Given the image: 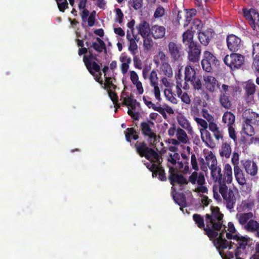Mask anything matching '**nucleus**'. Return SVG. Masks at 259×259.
Wrapping results in <instances>:
<instances>
[{
  "mask_svg": "<svg viewBox=\"0 0 259 259\" xmlns=\"http://www.w3.org/2000/svg\"><path fill=\"white\" fill-rule=\"evenodd\" d=\"M243 166L245 171L251 176H255L257 173V166L256 164L251 160H246L243 162Z\"/></svg>",
  "mask_w": 259,
  "mask_h": 259,
  "instance_id": "nucleus-16",
  "label": "nucleus"
},
{
  "mask_svg": "<svg viewBox=\"0 0 259 259\" xmlns=\"http://www.w3.org/2000/svg\"><path fill=\"white\" fill-rule=\"evenodd\" d=\"M238 235L239 234L237 232L234 224L231 222L228 223V229L226 234L227 239L230 240V241L232 240L233 239H235L236 237H237Z\"/></svg>",
  "mask_w": 259,
  "mask_h": 259,
  "instance_id": "nucleus-27",
  "label": "nucleus"
},
{
  "mask_svg": "<svg viewBox=\"0 0 259 259\" xmlns=\"http://www.w3.org/2000/svg\"><path fill=\"white\" fill-rule=\"evenodd\" d=\"M175 202L181 207V210L183 211V208L187 206L185 195L183 193H176L172 195Z\"/></svg>",
  "mask_w": 259,
  "mask_h": 259,
  "instance_id": "nucleus-24",
  "label": "nucleus"
},
{
  "mask_svg": "<svg viewBox=\"0 0 259 259\" xmlns=\"http://www.w3.org/2000/svg\"><path fill=\"white\" fill-rule=\"evenodd\" d=\"M196 71L193 67L191 66H187L185 70V83L190 81L193 78L196 77Z\"/></svg>",
  "mask_w": 259,
  "mask_h": 259,
  "instance_id": "nucleus-30",
  "label": "nucleus"
},
{
  "mask_svg": "<svg viewBox=\"0 0 259 259\" xmlns=\"http://www.w3.org/2000/svg\"><path fill=\"white\" fill-rule=\"evenodd\" d=\"M168 57L166 56L162 51H159L157 54L155 56L154 63L158 66L160 63H162L168 62Z\"/></svg>",
  "mask_w": 259,
  "mask_h": 259,
  "instance_id": "nucleus-33",
  "label": "nucleus"
},
{
  "mask_svg": "<svg viewBox=\"0 0 259 259\" xmlns=\"http://www.w3.org/2000/svg\"><path fill=\"white\" fill-rule=\"evenodd\" d=\"M137 27L138 29L139 33L143 38L149 36L150 26L147 22L145 21H142Z\"/></svg>",
  "mask_w": 259,
  "mask_h": 259,
  "instance_id": "nucleus-25",
  "label": "nucleus"
},
{
  "mask_svg": "<svg viewBox=\"0 0 259 259\" xmlns=\"http://www.w3.org/2000/svg\"><path fill=\"white\" fill-rule=\"evenodd\" d=\"M116 11V17H115V21L121 24L123 21V14L119 8H117L115 9Z\"/></svg>",
  "mask_w": 259,
  "mask_h": 259,
  "instance_id": "nucleus-50",
  "label": "nucleus"
},
{
  "mask_svg": "<svg viewBox=\"0 0 259 259\" xmlns=\"http://www.w3.org/2000/svg\"><path fill=\"white\" fill-rule=\"evenodd\" d=\"M244 118L246 121L251 123L252 124L259 125V114L246 110L244 113Z\"/></svg>",
  "mask_w": 259,
  "mask_h": 259,
  "instance_id": "nucleus-19",
  "label": "nucleus"
},
{
  "mask_svg": "<svg viewBox=\"0 0 259 259\" xmlns=\"http://www.w3.org/2000/svg\"><path fill=\"white\" fill-rule=\"evenodd\" d=\"M177 137L178 140L182 143L186 144L188 142L187 134L182 128H179L177 131Z\"/></svg>",
  "mask_w": 259,
  "mask_h": 259,
  "instance_id": "nucleus-38",
  "label": "nucleus"
},
{
  "mask_svg": "<svg viewBox=\"0 0 259 259\" xmlns=\"http://www.w3.org/2000/svg\"><path fill=\"white\" fill-rule=\"evenodd\" d=\"M133 102H137L136 100L134 99L132 97H127L123 99L122 105L128 106Z\"/></svg>",
  "mask_w": 259,
  "mask_h": 259,
  "instance_id": "nucleus-60",
  "label": "nucleus"
},
{
  "mask_svg": "<svg viewBox=\"0 0 259 259\" xmlns=\"http://www.w3.org/2000/svg\"><path fill=\"white\" fill-rule=\"evenodd\" d=\"M195 120L198 124L203 128L200 131L202 140L208 147L210 148V134L206 130L207 128V122L205 120L198 117H195Z\"/></svg>",
  "mask_w": 259,
  "mask_h": 259,
  "instance_id": "nucleus-13",
  "label": "nucleus"
},
{
  "mask_svg": "<svg viewBox=\"0 0 259 259\" xmlns=\"http://www.w3.org/2000/svg\"><path fill=\"white\" fill-rule=\"evenodd\" d=\"M105 83L104 84V89H115L116 85L114 84L112 82V78L111 77H105Z\"/></svg>",
  "mask_w": 259,
  "mask_h": 259,
  "instance_id": "nucleus-42",
  "label": "nucleus"
},
{
  "mask_svg": "<svg viewBox=\"0 0 259 259\" xmlns=\"http://www.w3.org/2000/svg\"><path fill=\"white\" fill-rule=\"evenodd\" d=\"M130 64V61L128 60L126 63H122L121 64V71L123 75L125 74L127 72Z\"/></svg>",
  "mask_w": 259,
  "mask_h": 259,
  "instance_id": "nucleus-58",
  "label": "nucleus"
},
{
  "mask_svg": "<svg viewBox=\"0 0 259 259\" xmlns=\"http://www.w3.org/2000/svg\"><path fill=\"white\" fill-rule=\"evenodd\" d=\"M57 2L61 12H64L65 10L68 7L67 0H57Z\"/></svg>",
  "mask_w": 259,
  "mask_h": 259,
  "instance_id": "nucleus-48",
  "label": "nucleus"
},
{
  "mask_svg": "<svg viewBox=\"0 0 259 259\" xmlns=\"http://www.w3.org/2000/svg\"><path fill=\"white\" fill-rule=\"evenodd\" d=\"M204 83H201V77L196 76L190 81L195 90L201 91V96L203 100H209V93L210 92V76L205 74L203 75Z\"/></svg>",
  "mask_w": 259,
  "mask_h": 259,
  "instance_id": "nucleus-5",
  "label": "nucleus"
},
{
  "mask_svg": "<svg viewBox=\"0 0 259 259\" xmlns=\"http://www.w3.org/2000/svg\"><path fill=\"white\" fill-rule=\"evenodd\" d=\"M198 162H199L201 169L202 171L206 172L207 171V167L210 168L208 164L205 162V160L203 158L200 157L197 160L195 154H192L191 156V164L192 168L196 171L198 170L199 169Z\"/></svg>",
  "mask_w": 259,
  "mask_h": 259,
  "instance_id": "nucleus-14",
  "label": "nucleus"
},
{
  "mask_svg": "<svg viewBox=\"0 0 259 259\" xmlns=\"http://www.w3.org/2000/svg\"><path fill=\"white\" fill-rule=\"evenodd\" d=\"M96 42H93L90 47L93 48L96 52L107 54V48L104 41L99 37H96Z\"/></svg>",
  "mask_w": 259,
  "mask_h": 259,
  "instance_id": "nucleus-20",
  "label": "nucleus"
},
{
  "mask_svg": "<svg viewBox=\"0 0 259 259\" xmlns=\"http://www.w3.org/2000/svg\"><path fill=\"white\" fill-rule=\"evenodd\" d=\"M224 63L231 69L240 67L244 62V57L239 54H232L227 55L224 59Z\"/></svg>",
  "mask_w": 259,
  "mask_h": 259,
  "instance_id": "nucleus-9",
  "label": "nucleus"
},
{
  "mask_svg": "<svg viewBox=\"0 0 259 259\" xmlns=\"http://www.w3.org/2000/svg\"><path fill=\"white\" fill-rule=\"evenodd\" d=\"M201 66L203 70L207 73L210 72V52L205 51L204 58L201 61Z\"/></svg>",
  "mask_w": 259,
  "mask_h": 259,
  "instance_id": "nucleus-23",
  "label": "nucleus"
},
{
  "mask_svg": "<svg viewBox=\"0 0 259 259\" xmlns=\"http://www.w3.org/2000/svg\"><path fill=\"white\" fill-rule=\"evenodd\" d=\"M223 214L220 212L219 207L211 206V238H215L212 241L214 246L223 259L234 257V252L228 250L225 251L227 248L229 250L235 248L234 254L237 255L243 254L250 239L240 235L230 241L223 238L225 229L223 225Z\"/></svg>",
  "mask_w": 259,
  "mask_h": 259,
  "instance_id": "nucleus-1",
  "label": "nucleus"
},
{
  "mask_svg": "<svg viewBox=\"0 0 259 259\" xmlns=\"http://www.w3.org/2000/svg\"><path fill=\"white\" fill-rule=\"evenodd\" d=\"M130 42V45L128 47V50L133 55H135L136 53L135 51L137 50L138 48L137 45L135 40H132Z\"/></svg>",
  "mask_w": 259,
  "mask_h": 259,
  "instance_id": "nucleus-61",
  "label": "nucleus"
},
{
  "mask_svg": "<svg viewBox=\"0 0 259 259\" xmlns=\"http://www.w3.org/2000/svg\"><path fill=\"white\" fill-rule=\"evenodd\" d=\"M151 85L154 88L153 92L156 99L158 101H160L161 98L160 97V91L158 87V84H152Z\"/></svg>",
  "mask_w": 259,
  "mask_h": 259,
  "instance_id": "nucleus-51",
  "label": "nucleus"
},
{
  "mask_svg": "<svg viewBox=\"0 0 259 259\" xmlns=\"http://www.w3.org/2000/svg\"><path fill=\"white\" fill-rule=\"evenodd\" d=\"M235 178L238 183L241 186L246 184V179L242 170L240 167L234 168Z\"/></svg>",
  "mask_w": 259,
  "mask_h": 259,
  "instance_id": "nucleus-28",
  "label": "nucleus"
},
{
  "mask_svg": "<svg viewBox=\"0 0 259 259\" xmlns=\"http://www.w3.org/2000/svg\"><path fill=\"white\" fill-rule=\"evenodd\" d=\"M130 79L134 84L139 81V76L135 71H130Z\"/></svg>",
  "mask_w": 259,
  "mask_h": 259,
  "instance_id": "nucleus-62",
  "label": "nucleus"
},
{
  "mask_svg": "<svg viewBox=\"0 0 259 259\" xmlns=\"http://www.w3.org/2000/svg\"><path fill=\"white\" fill-rule=\"evenodd\" d=\"M243 14L253 30L259 32L258 13L255 9H251L249 10L243 9Z\"/></svg>",
  "mask_w": 259,
  "mask_h": 259,
  "instance_id": "nucleus-7",
  "label": "nucleus"
},
{
  "mask_svg": "<svg viewBox=\"0 0 259 259\" xmlns=\"http://www.w3.org/2000/svg\"><path fill=\"white\" fill-rule=\"evenodd\" d=\"M90 54L84 55L83 57V61L89 73L94 77V79L96 81L99 82L101 85L103 84V80L100 75H98L96 72H100V65L96 62L99 59L98 55L93 54L92 51H89Z\"/></svg>",
  "mask_w": 259,
  "mask_h": 259,
  "instance_id": "nucleus-4",
  "label": "nucleus"
},
{
  "mask_svg": "<svg viewBox=\"0 0 259 259\" xmlns=\"http://www.w3.org/2000/svg\"><path fill=\"white\" fill-rule=\"evenodd\" d=\"M181 99L182 102L187 104H189L191 102L190 98L187 93H184L181 96Z\"/></svg>",
  "mask_w": 259,
  "mask_h": 259,
  "instance_id": "nucleus-64",
  "label": "nucleus"
},
{
  "mask_svg": "<svg viewBox=\"0 0 259 259\" xmlns=\"http://www.w3.org/2000/svg\"><path fill=\"white\" fill-rule=\"evenodd\" d=\"M154 110L158 112L160 114H161L164 119H167L168 116L165 112L164 108L161 107V106H156V107L154 108Z\"/></svg>",
  "mask_w": 259,
  "mask_h": 259,
  "instance_id": "nucleus-59",
  "label": "nucleus"
},
{
  "mask_svg": "<svg viewBox=\"0 0 259 259\" xmlns=\"http://www.w3.org/2000/svg\"><path fill=\"white\" fill-rule=\"evenodd\" d=\"M193 28V27H192L191 29H188L182 35V42L186 47L190 45V44H192L193 42H196L193 40V37L195 32V30H192Z\"/></svg>",
  "mask_w": 259,
  "mask_h": 259,
  "instance_id": "nucleus-18",
  "label": "nucleus"
},
{
  "mask_svg": "<svg viewBox=\"0 0 259 259\" xmlns=\"http://www.w3.org/2000/svg\"><path fill=\"white\" fill-rule=\"evenodd\" d=\"M168 179L172 186H175L176 184L184 185L188 183L187 180L182 175L178 173L169 175Z\"/></svg>",
  "mask_w": 259,
  "mask_h": 259,
  "instance_id": "nucleus-17",
  "label": "nucleus"
},
{
  "mask_svg": "<svg viewBox=\"0 0 259 259\" xmlns=\"http://www.w3.org/2000/svg\"><path fill=\"white\" fill-rule=\"evenodd\" d=\"M149 161H150V163L146 162L144 164L150 171L153 172V171L158 167V163L155 161V159L154 158H152L151 160Z\"/></svg>",
  "mask_w": 259,
  "mask_h": 259,
  "instance_id": "nucleus-43",
  "label": "nucleus"
},
{
  "mask_svg": "<svg viewBox=\"0 0 259 259\" xmlns=\"http://www.w3.org/2000/svg\"><path fill=\"white\" fill-rule=\"evenodd\" d=\"M149 78L151 85L158 84V78L157 73L155 70H153L151 72Z\"/></svg>",
  "mask_w": 259,
  "mask_h": 259,
  "instance_id": "nucleus-45",
  "label": "nucleus"
},
{
  "mask_svg": "<svg viewBox=\"0 0 259 259\" xmlns=\"http://www.w3.org/2000/svg\"><path fill=\"white\" fill-rule=\"evenodd\" d=\"M198 38L201 44L204 46L208 45L210 40V32L208 31L199 32Z\"/></svg>",
  "mask_w": 259,
  "mask_h": 259,
  "instance_id": "nucleus-32",
  "label": "nucleus"
},
{
  "mask_svg": "<svg viewBox=\"0 0 259 259\" xmlns=\"http://www.w3.org/2000/svg\"><path fill=\"white\" fill-rule=\"evenodd\" d=\"M165 10L162 6H158L154 14L155 18L162 17L164 15Z\"/></svg>",
  "mask_w": 259,
  "mask_h": 259,
  "instance_id": "nucleus-52",
  "label": "nucleus"
},
{
  "mask_svg": "<svg viewBox=\"0 0 259 259\" xmlns=\"http://www.w3.org/2000/svg\"><path fill=\"white\" fill-rule=\"evenodd\" d=\"M259 228V223L253 220H250L244 226V228L249 232H256Z\"/></svg>",
  "mask_w": 259,
  "mask_h": 259,
  "instance_id": "nucleus-31",
  "label": "nucleus"
},
{
  "mask_svg": "<svg viewBox=\"0 0 259 259\" xmlns=\"http://www.w3.org/2000/svg\"><path fill=\"white\" fill-rule=\"evenodd\" d=\"M240 42V39L234 35H229L227 39L228 47L233 52L237 51L239 49Z\"/></svg>",
  "mask_w": 259,
  "mask_h": 259,
  "instance_id": "nucleus-15",
  "label": "nucleus"
},
{
  "mask_svg": "<svg viewBox=\"0 0 259 259\" xmlns=\"http://www.w3.org/2000/svg\"><path fill=\"white\" fill-rule=\"evenodd\" d=\"M205 217L206 219V227H205L203 217L200 214L197 213L194 214L193 215V220L199 228L204 230L205 234L207 235L210 240V227L209 225V223H210V214H206Z\"/></svg>",
  "mask_w": 259,
  "mask_h": 259,
  "instance_id": "nucleus-10",
  "label": "nucleus"
},
{
  "mask_svg": "<svg viewBox=\"0 0 259 259\" xmlns=\"http://www.w3.org/2000/svg\"><path fill=\"white\" fill-rule=\"evenodd\" d=\"M239 160V154L237 152H234L231 158V162L234 165V168L239 167L238 166Z\"/></svg>",
  "mask_w": 259,
  "mask_h": 259,
  "instance_id": "nucleus-54",
  "label": "nucleus"
},
{
  "mask_svg": "<svg viewBox=\"0 0 259 259\" xmlns=\"http://www.w3.org/2000/svg\"><path fill=\"white\" fill-rule=\"evenodd\" d=\"M223 121L227 124V126H231L235 122V116L230 112H226L223 117Z\"/></svg>",
  "mask_w": 259,
  "mask_h": 259,
  "instance_id": "nucleus-35",
  "label": "nucleus"
},
{
  "mask_svg": "<svg viewBox=\"0 0 259 259\" xmlns=\"http://www.w3.org/2000/svg\"><path fill=\"white\" fill-rule=\"evenodd\" d=\"M153 122L150 120L144 121L141 123L140 127L142 134L148 137L149 148L154 149L157 144L158 137L156 133L151 128V126L154 125Z\"/></svg>",
  "mask_w": 259,
  "mask_h": 259,
  "instance_id": "nucleus-6",
  "label": "nucleus"
},
{
  "mask_svg": "<svg viewBox=\"0 0 259 259\" xmlns=\"http://www.w3.org/2000/svg\"><path fill=\"white\" fill-rule=\"evenodd\" d=\"M242 130L244 134L248 136H252L254 134V130L252 124L245 120L243 124Z\"/></svg>",
  "mask_w": 259,
  "mask_h": 259,
  "instance_id": "nucleus-37",
  "label": "nucleus"
},
{
  "mask_svg": "<svg viewBox=\"0 0 259 259\" xmlns=\"http://www.w3.org/2000/svg\"><path fill=\"white\" fill-rule=\"evenodd\" d=\"M167 92H168V94H166V91H165L164 93H165V95L166 97L167 98V99H168V100L173 104H177L178 101H177V99H176V98H175L173 96L172 93H171V92L170 91L168 90Z\"/></svg>",
  "mask_w": 259,
  "mask_h": 259,
  "instance_id": "nucleus-56",
  "label": "nucleus"
},
{
  "mask_svg": "<svg viewBox=\"0 0 259 259\" xmlns=\"http://www.w3.org/2000/svg\"><path fill=\"white\" fill-rule=\"evenodd\" d=\"M108 93L110 98L113 102V104L115 105V107H119V104H118V98L116 94L111 91L110 90H108Z\"/></svg>",
  "mask_w": 259,
  "mask_h": 259,
  "instance_id": "nucleus-44",
  "label": "nucleus"
},
{
  "mask_svg": "<svg viewBox=\"0 0 259 259\" xmlns=\"http://www.w3.org/2000/svg\"><path fill=\"white\" fill-rule=\"evenodd\" d=\"M168 53L171 59L174 61H180L182 59L184 52L181 45L170 41L168 45Z\"/></svg>",
  "mask_w": 259,
  "mask_h": 259,
  "instance_id": "nucleus-12",
  "label": "nucleus"
},
{
  "mask_svg": "<svg viewBox=\"0 0 259 259\" xmlns=\"http://www.w3.org/2000/svg\"><path fill=\"white\" fill-rule=\"evenodd\" d=\"M151 69V67L149 65H145L142 70L143 77L145 79H147L149 72Z\"/></svg>",
  "mask_w": 259,
  "mask_h": 259,
  "instance_id": "nucleus-63",
  "label": "nucleus"
},
{
  "mask_svg": "<svg viewBox=\"0 0 259 259\" xmlns=\"http://www.w3.org/2000/svg\"><path fill=\"white\" fill-rule=\"evenodd\" d=\"M135 147L137 153L141 157H145L148 160H151L152 158L158 163V167L153 171L152 176L158 175V179L161 181H165L166 177L163 167L161 166L162 158L161 156L154 149L149 148L147 144L144 142L137 141Z\"/></svg>",
  "mask_w": 259,
  "mask_h": 259,
  "instance_id": "nucleus-2",
  "label": "nucleus"
},
{
  "mask_svg": "<svg viewBox=\"0 0 259 259\" xmlns=\"http://www.w3.org/2000/svg\"><path fill=\"white\" fill-rule=\"evenodd\" d=\"M232 152L230 143L227 142H223L220 149V154L221 157H225L229 158Z\"/></svg>",
  "mask_w": 259,
  "mask_h": 259,
  "instance_id": "nucleus-26",
  "label": "nucleus"
},
{
  "mask_svg": "<svg viewBox=\"0 0 259 259\" xmlns=\"http://www.w3.org/2000/svg\"><path fill=\"white\" fill-rule=\"evenodd\" d=\"M161 69L164 75L168 77L172 76V70L168 62L162 63V64H161Z\"/></svg>",
  "mask_w": 259,
  "mask_h": 259,
  "instance_id": "nucleus-39",
  "label": "nucleus"
},
{
  "mask_svg": "<svg viewBox=\"0 0 259 259\" xmlns=\"http://www.w3.org/2000/svg\"><path fill=\"white\" fill-rule=\"evenodd\" d=\"M139 132L134 127H128L124 131L125 139L128 142H131L132 140H138L139 138Z\"/></svg>",
  "mask_w": 259,
  "mask_h": 259,
  "instance_id": "nucleus-21",
  "label": "nucleus"
},
{
  "mask_svg": "<svg viewBox=\"0 0 259 259\" xmlns=\"http://www.w3.org/2000/svg\"><path fill=\"white\" fill-rule=\"evenodd\" d=\"M252 56L254 60L259 59V42H255L252 45Z\"/></svg>",
  "mask_w": 259,
  "mask_h": 259,
  "instance_id": "nucleus-47",
  "label": "nucleus"
},
{
  "mask_svg": "<svg viewBox=\"0 0 259 259\" xmlns=\"http://www.w3.org/2000/svg\"><path fill=\"white\" fill-rule=\"evenodd\" d=\"M181 156L182 158L185 160L184 164H185V167L184 169V171L185 173H187L188 172L189 170V158L187 156V155L185 153H182L181 154Z\"/></svg>",
  "mask_w": 259,
  "mask_h": 259,
  "instance_id": "nucleus-55",
  "label": "nucleus"
},
{
  "mask_svg": "<svg viewBox=\"0 0 259 259\" xmlns=\"http://www.w3.org/2000/svg\"><path fill=\"white\" fill-rule=\"evenodd\" d=\"M236 217L240 224L245 225L250 220H251L253 214L251 212L237 213Z\"/></svg>",
  "mask_w": 259,
  "mask_h": 259,
  "instance_id": "nucleus-29",
  "label": "nucleus"
},
{
  "mask_svg": "<svg viewBox=\"0 0 259 259\" xmlns=\"http://www.w3.org/2000/svg\"><path fill=\"white\" fill-rule=\"evenodd\" d=\"M220 101L223 106L225 108H229L231 106V103L226 95H222Z\"/></svg>",
  "mask_w": 259,
  "mask_h": 259,
  "instance_id": "nucleus-49",
  "label": "nucleus"
},
{
  "mask_svg": "<svg viewBox=\"0 0 259 259\" xmlns=\"http://www.w3.org/2000/svg\"><path fill=\"white\" fill-rule=\"evenodd\" d=\"M245 90L248 96L253 95L255 91V85L254 83H248L245 87Z\"/></svg>",
  "mask_w": 259,
  "mask_h": 259,
  "instance_id": "nucleus-46",
  "label": "nucleus"
},
{
  "mask_svg": "<svg viewBox=\"0 0 259 259\" xmlns=\"http://www.w3.org/2000/svg\"><path fill=\"white\" fill-rule=\"evenodd\" d=\"M188 53V59L191 62H198L201 54V46L197 42H193L186 47Z\"/></svg>",
  "mask_w": 259,
  "mask_h": 259,
  "instance_id": "nucleus-11",
  "label": "nucleus"
},
{
  "mask_svg": "<svg viewBox=\"0 0 259 259\" xmlns=\"http://www.w3.org/2000/svg\"><path fill=\"white\" fill-rule=\"evenodd\" d=\"M211 132L213 134V136L215 139L218 141H223V135L222 132L219 130V128L217 124L211 122Z\"/></svg>",
  "mask_w": 259,
  "mask_h": 259,
  "instance_id": "nucleus-36",
  "label": "nucleus"
},
{
  "mask_svg": "<svg viewBox=\"0 0 259 259\" xmlns=\"http://www.w3.org/2000/svg\"><path fill=\"white\" fill-rule=\"evenodd\" d=\"M178 122L182 127L186 129L188 131L189 134H192V127H191L189 122L187 119L181 117L178 120Z\"/></svg>",
  "mask_w": 259,
  "mask_h": 259,
  "instance_id": "nucleus-40",
  "label": "nucleus"
},
{
  "mask_svg": "<svg viewBox=\"0 0 259 259\" xmlns=\"http://www.w3.org/2000/svg\"><path fill=\"white\" fill-rule=\"evenodd\" d=\"M211 178L214 180L213 185V191L214 187L218 185H222L226 184L222 179V174L221 172V168L217 164V160L214 156L211 154Z\"/></svg>",
  "mask_w": 259,
  "mask_h": 259,
  "instance_id": "nucleus-8",
  "label": "nucleus"
},
{
  "mask_svg": "<svg viewBox=\"0 0 259 259\" xmlns=\"http://www.w3.org/2000/svg\"><path fill=\"white\" fill-rule=\"evenodd\" d=\"M130 7L133 8L138 10L142 8L143 5V0H130L128 2Z\"/></svg>",
  "mask_w": 259,
  "mask_h": 259,
  "instance_id": "nucleus-41",
  "label": "nucleus"
},
{
  "mask_svg": "<svg viewBox=\"0 0 259 259\" xmlns=\"http://www.w3.org/2000/svg\"><path fill=\"white\" fill-rule=\"evenodd\" d=\"M151 33L155 39L162 38L165 33V29L163 26L154 25L151 29Z\"/></svg>",
  "mask_w": 259,
  "mask_h": 259,
  "instance_id": "nucleus-22",
  "label": "nucleus"
},
{
  "mask_svg": "<svg viewBox=\"0 0 259 259\" xmlns=\"http://www.w3.org/2000/svg\"><path fill=\"white\" fill-rule=\"evenodd\" d=\"M224 175L226 182L228 184L231 183L233 180L232 169L231 166L229 163H227L225 165Z\"/></svg>",
  "mask_w": 259,
  "mask_h": 259,
  "instance_id": "nucleus-34",
  "label": "nucleus"
},
{
  "mask_svg": "<svg viewBox=\"0 0 259 259\" xmlns=\"http://www.w3.org/2000/svg\"><path fill=\"white\" fill-rule=\"evenodd\" d=\"M134 61V65L135 68L141 69L142 68V62L141 60L137 56H135L133 59Z\"/></svg>",
  "mask_w": 259,
  "mask_h": 259,
  "instance_id": "nucleus-57",
  "label": "nucleus"
},
{
  "mask_svg": "<svg viewBox=\"0 0 259 259\" xmlns=\"http://www.w3.org/2000/svg\"><path fill=\"white\" fill-rule=\"evenodd\" d=\"M150 98L147 96H143V100L145 103V104L149 108H152L154 110V108L156 107V106L150 100Z\"/></svg>",
  "mask_w": 259,
  "mask_h": 259,
  "instance_id": "nucleus-53",
  "label": "nucleus"
},
{
  "mask_svg": "<svg viewBox=\"0 0 259 259\" xmlns=\"http://www.w3.org/2000/svg\"><path fill=\"white\" fill-rule=\"evenodd\" d=\"M220 194L226 201L227 207L229 209H232L236 201L235 192L230 189H228L226 184H220L216 186L213 191V198L218 201L222 200Z\"/></svg>",
  "mask_w": 259,
  "mask_h": 259,
  "instance_id": "nucleus-3",
  "label": "nucleus"
}]
</instances>
